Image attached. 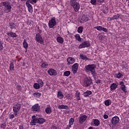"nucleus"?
<instances>
[{
    "instance_id": "nucleus-1",
    "label": "nucleus",
    "mask_w": 129,
    "mask_h": 129,
    "mask_svg": "<svg viewBox=\"0 0 129 129\" xmlns=\"http://www.w3.org/2000/svg\"><path fill=\"white\" fill-rule=\"evenodd\" d=\"M97 68V66L95 64H91L86 66L84 68V70L86 72L90 73L92 77L95 79L97 76V72L96 71V69Z\"/></svg>"
},
{
    "instance_id": "nucleus-2",
    "label": "nucleus",
    "mask_w": 129,
    "mask_h": 129,
    "mask_svg": "<svg viewBox=\"0 0 129 129\" xmlns=\"http://www.w3.org/2000/svg\"><path fill=\"white\" fill-rule=\"evenodd\" d=\"M70 4L71 6L73 8L75 12L76 13L78 12L80 9V4L76 0H71Z\"/></svg>"
},
{
    "instance_id": "nucleus-3",
    "label": "nucleus",
    "mask_w": 129,
    "mask_h": 129,
    "mask_svg": "<svg viewBox=\"0 0 129 129\" xmlns=\"http://www.w3.org/2000/svg\"><path fill=\"white\" fill-rule=\"evenodd\" d=\"M2 6L5 7L4 11L5 13H9L11 12L12 6L11 3L8 2H2Z\"/></svg>"
},
{
    "instance_id": "nucleus-4",
    "label": "nucleus",
    "mask_w": 129,
    "mask_h": 129,
    "mask_svg": "<svg viewBox=\"0 0 129 129\" xmlns=\"http://www.w3.org/2000/svg\"><path fill=\"white\" fill-rule=\"evenodd\" d=\"M57 22L56 21V19L55 17H53L50 20H49L48 23V26L49 28L52 29L56 26Z\"/></svg>"
},
{
    "instance_id": "nucleus-5",
    "label": "nucleus",
    "mask_w": 129,
    "mask_h": 129,
    "mask_svg": "<svg viewBox=\"0 0 129 129\" xmlns=\"http://www.w3.org/2000/svg\"><path fill=\"white\" fill-rule=\"evenodd\" d=\"M22 106V104L20 103H17L13 107V112H14V115L17 116L18 114V112L20 111Z\"/></svg>"
},
{
    "instance_id": "nucleus-6",
    "label": "nucleus",
    "mask_w": 129,
    "mask_h": 129,
    "mask_svg": "<svg viewBox=\"0 0 129 129\" xmlns=\"http://www.w3.org/2000/svg\"><path fill=\"white\" fill-rule=\"evenodd\" d=\"M90 46V43L88 41H85L83 42L82 43H81L79 47V49H83L85 48H88Z\"/></svg>"
},
{
    "instance_id": "nucleus-7",
    "label": "nucleus",
    "mask_w": 129,
    "mask_h": 129,
    "mask_svg": "<svg viewBox=\"0 0 129 129\" xmlns=\"http://www.w3.org/2000/svg\"><path fill=\"white\" fill-rule=\"evenodd\" d=\"M92 83V80L90 78H85L83 82V84L85 87L90 86Z\"/></svg>"
},
{
    "instance_id": "nucleus-8",
    "label": "nucleus",
    "mask_w": 129,
    "mask_h": 129,
    "mask_svg": "<svg viewBox=\"0 0 129 129\" xmlns=\"http://www.w3.org/2000/svg\"><path fill=\"white\" fill-rule=\"evenodd\" d=\"M35 41L41 44L44 43V40L39 33L36 34V36H35Z\"/></svg>"
},
{
    "instance_id": "nucleus-9",
    "label": "nucleus",
    "mask_w": 129,
    "mask_h": 129,
    "mask_svg": "<svg viewBox=\"0 0 129 129\" xmlns=\"http://www.w3.org/2000/svg\"><path fill=\"white\" fill-rule=\"evenodd\" d=\"M119 120L120 119L117 116H113L111 119V123L113 125H116L119 122Z\"/></svg>"
},
{
    "instance_id": "nucleus-10",
    "label": "nucleus",
    "mask_w": 129,
    "mask_h": 129,
    "mask_svg": "<svg viewBox=\"0 0 129 129\" xmlns=\"http://www.w3.org/2000/svg\"><path fill=\"white\" fill-rule=\"evenodd\" d=\"M79 68V64L78 63H74L72 67V72L74 74L77 73Z\"/></svg>"
},
{
    "instance_id": "nucleus-11",
    "label": "nucleus",
    "mask_w": 129,
    "mask_h": 129,
    "mask_svg": "<svg viewBox=\"0 0 129 129\" xmlns=\"http://www.w3.org/2000/svg\"><path fill=\"white\" fill-rule=\"evenodd\" d=\"M67 64L68 65H71L74 64L75 61L76 59L75 58H73L72 57H68L67 59Z\"/></svg>"
},
{
    "instance_id": "nucleus-12",
    "label": "nucleus",
    "mask_w": 129,
    "mask_h": 129,
    "mask_svg": "<svg viewBox=\"0 0 129 129\" xmlns=\"http://www.w3.org/2000/svg\"><path fill=\"white\" fill-rule=\"evenodd\" d=\"M88 118V116L86 115H82L79 116V123L83 124Z\"/></svg>"
},
{
    "instance_id": "nucleus-13",
    "label": "nucleus",
    "mask_w": 129,
    "mask_h": 129,
    "mask_svg": "<svg viewBox=\"0 0 129 129\" xmlns=\"http://www.w3.org/2000/svg\"><path fill=\"white\" fill-rule=\"evenodd\" d=\"M47 73L50 76H55L57 75L56 71L53 69H49L47 71Z\"/></svg>"
},
{
    "instance_id": "nucleus-14",
    "label": "nucleus",
    "mask_w": 129,
    "mask_h": 129,
    "mask_svg": "<svg viewBox=\"0 0 129 129\" xmlns=\"http://www.w3.org/2000/svg\"><path fill=\"white\" fill-rule=\"evenodd\" d=\"M32 111L39 112L40 110V105L39 104L36 103L34 105L32 106Z\"/></svg>"
},
{
    "instance_id": "nucleus-15",
    "label": "nucleus",
    "mask_w": 129,
    "mask_h": 129,
    "mask_svg": "<svg viewBox=\"0 0 129 129\" xmlns=\"http://www.w3.org/2000/svg\"><path fill=\"white\" fill-rule=\"evenodd\" d=\"M37 123H38L37 118H35V115H33L31 118V121H30V125H35Z\"/></svg>"
},
{
    "instance_id": "nucleus-16",
    "label": "nucleus",
    "mask_w": 129,
    "mask_h": 129,
    "mask_svg": "<svg viewBox=\"0 0 129 129\" xmlns=\"http://www.w3.org/2000/svg\"><path fill=\"white\" fill-rule=\"evenodd\" d=\"M26 7H27V9L28 10V12L30 13H33V6L32 5L29 4L28 1H26Z\"/></svg>"
},
{
    "instance_id": "nucleus-17",
    "label": "nucleus",
    "mask_w": 129,
    "mask_h": 129,
    "mask_svg": "<svg viewBox=\"0 0 129 129\" xmlns=\"http://www.w3.org/2000/svg\"><path fill=\"white\" fill-rule=\"evenodd\" d=\"M57 97L59 99H62L64 97V95L61 91H59L57 93Z\"/></svg>"
},
{
    "instance_id": "nucleus-18",
    "label": "nucleus",
    "mask_w": 129,
    "mask_h": 129,
    "mask_svg": "<svg viewBox=\"0 0 129 129\" xmlns=\"http://www.w3.org/2000/svg\"><path fill=\"white\" fill-rule=\"evenodd\" d=\"M57 108L58 109H60V110L67 109H68V106L64 105L63 104H60V105H57Z\"/></svg>"
},
{
    "instance_id": "nucleus-19",
    "label": "nucleus",
    "mask_w": 129,
    "mask_h": 129,
    "mask_svg": "<svg viewBox=\"0 0 129 129\" xmlns=\"http://www.w3.org/2000/svg\"><path fill=\"white\" fill-rule=\"evenodd\" d=\"M123 76V75L119 72L115 73L114 75V78L118 79L121 78Z\"/></svg>"
},
{
    "instance_id": "nucleus-20",
    "label": "nucleus",
    "mask_w": 129,
    "mask_h": 129,
    "mask_svg": "<svg viewBox=\"0 0 129 129\" xmlns=\"http://www.w3.org/2000/svg\"><path fill=\"white\" fill-rule=\"evenodd\" d=\"M92 94V91H86L85 92L83 93V96L85 97H89L90 95H91Z\"/></svg>"
},
{
    "instance_id": "nucleus-21",
    "label": "nucleus",
    "mask_w": 129,
    "mask_h": 129,
    "mask_svg": "<svg viewBox=\"0 0 129 129\" xmlns=\"http://www.w3.org/2000/svg\"><path fill=\"white\" fill-rule=\"evenodd\" d=\"M117 87L116 84L112 83L110 86L111 91L115 90L117 88Z\"/></svg>"
},
{
    "instance_id": "nucleus-22",
    "label": "nucleus",
    "mask_w": 129,
    "mask_h": 129,
    "mask_svg": "<svg viewBox=\"0 0 129 129\" xmlns=\"http://www.w3.org/2000/svg\"><path fill=\"white\" fill-rule=\"evenodd\" d=\"M45 122V119L43 118H37V123L42 124Z\"/></svg>"
},
{
    "instance_id": "nucleus-23",
    "label": "nucleus",
    "mask_w": 129,
    "mask_h": 129,
    "mask_svg": "<svg viewBox=\"0 0 129 129\" xmlns=\"http://www.w3.org/2000/svg\"><path fill=\"white\" fill-rule=\"evenodd\" d=\"M56 41L60 44H62L63 43V38L60 36L57 37L56 38Z\"/></svg>"
},
{
    "instance_id": "nucleus-24",
    "label": "nucleus",
    "mask_w": 129,
    "mask_h": 129,
    "mask_svg": "<svg viewBox=\"0 0 129 129\" xmlns=\"http://www.w3.org/2000/svg\"><path fill=\"white\" fill-rule=\"evenodd\" d=\"M75 38L76 40H77L78 42H81L82 41V38L80 36V35L79 34L75 35Z\"/></svg>"
},
{
    "instance_id": "nucleus-25",
    "label": "nucleus",
    "mask_w": 129,
    "mask_h": 129,
    "mask_svg": "<svg viewBox=\"0 0 129 129\" xmlns=\"http://www.w3.org/2000/svg\"><path fill=\"white\" fill-rule=\"evenodd\" d=\"M80 57L81 59L84 60H88L89 58L87 57V56L84 54H80Z\"/></svg>"
},
{
    "instance_id": "nucleus-26",
    "label": "nucleus",
    "mask_w": 129,
    "mask_h": 129,
    "mask_svg": "<svg viewBox=\"0 0 129 129\" xmlns=\"http://www.w3.org/2000/svg\"><path fill=\"white\" fill-rule=\"evenodd\" d=\"M7 35L9 36L10 37H11L12 38H15L17 37V34L15 33H13L12 32H10L7 34Z\"/></svg>"
},
{
    "instance_id": "nucleus-27",
    "label": "nucleus",
    "mask_w": 129,
    "mask_h": 129,
    "mask_svg": "<svg viewBox=\"0 0 129 129\" xmlns=\"http://www.w3.org/2000/svg\"><path fill=\"white\" fill-rule=\"evenodd\" d=\"M111 101L110 99H107L104 101V104L106 106H109L111 105Z\"/></svg>"
},
{
    "instance_id": "nucleus-28",
    "label": "nucleus",
    "mask_w": 129,
    "mask_h": 129,
    "mask_svg": "<svg viewBox=\"0 0 129 129\" xmlns=\"http://www.w3.org/2000/svg\"><path fill=\"white\" fill-rule=\"evenodd\" d=\"M37 83L40 87H42L44 86V82L41 79H38Z\"/></svg>"
},
{
    "instance_id": "nucleus-29",
    "label": "nucleus",
    "mask_w": 129,
    "mask_h": 129,
    "mask_svg": "<svg viewBox=\"0 0 129 129\" xmlns=\"http://www.w3.org/2000/svg\"><path fill=\"white\" fill-rule=\"evenodd\" d=\"M45 111L46 114H50L52 112V110L50 107H47L45 108Z\"/></svg>"
},
{
    "instance_id": "nucleus-30",
    "label": "nucleus",
    "mask_w": 129,
    "mask_h": 129,
    "mask_svg": "<svg viewBox=\"0 0 129 129\" xmlns=\"http://www.w3.org/2000/svg\"><path fill=\"white\" fill-rule=\"evenodd\" d=\"M23 47H24V48L26 49V50L28 49V44L26 40H24V41H23Z\"/></svg>"
},
{
    "instance_id": "nucleus-31",
    "label": "nucleus",
    "mask_w": 129,
    "mask_h": 129,
    "mask_svg": "<svg viewBox=\"0 0 129 129\" xmlns=\"http://www.w3.org/2000/svg\"><path fill=\"white\" fill-rule=\"evenodd\" d=\"M120 89H121V90L124 92L125 93H127V91L126 90V86L125 85H122L120 86Z\"/></svg>"
},
{
    "instance_id": "nucleus-32",
    "label": "nucleus",
    "mask_w": 129,
    "mask_h": 129,
    "mask_svg": "<svg viewBox=\"0 0 129 129\" xmlns=\"http://www.w3.org/2000/svg\"><path fill=\"white\" fill-rule=\"evenodd\" d=\"M77 32L79 34H81L83 32V28L82 27H79L77 29Z\"/></svg>"
},
{
    "instance_id": "nucleus-33",
    "label": "nucleus",
    "mask_w": 129,
    "mask_h": 129,
    "mask_svg": "<svg viewBox=\"0 0 129 129\" xmlns=\"http://www.w3.org/2000/svg\"><path fill=\"white\" fill-rule=\"evenodd\" d=\"M74 121H75V119L74 118H70L69 124H70V125H73L74 123Z\"/></svg>"
},
{
    "instance_id": "nucleus-34",
    "label": "nucleus",
    "mask_w": 129,
    "mask_h": 129,
    "mask_svg": "<svg viewBox=\"0 0 129 129\" xmlns=\"http://www.w3.org/2000/svg\"><path fill=\"white\" fill-rule=\"evenodd\" d=\"M33 88L36 90H38L41 87L39 86V84H38L37 83H35L34 84H33Z\"/></svg>"
},
{
    "instance_id": "nucleus-35",
    "label": "nucleus",
    "mask_w": 129,
    "mask_h": 129,
    "mask_svg": "<svg viewBox=\"0 0 129 129\" xmlns=\"http://www.w3.org/2000/svg\"><path fill=\"white\" fill-rule=\"evenodd\" d=\"M94 123L95 126H99L100 124V121L97 119H95L94 120Z\"/></svg>"
},
{
    "instance_id": "nucleus-36",
    "label": "nucleus",
    "mask_w": 129,
    "mask_h": 129,
    "mask_svg": "<svg viewBox=\"0 0 129 129\" xmlns=\"http://www.w3.org/2000/svg\"><path fill=\"white\" fill-rule=\"evenodd\" d=\"M48 66V64L47 62H43L42 63V64H41V68L45 69H47Z\"/></svg>"
},
{
    "instance_id": "nucleus-37",
    "label": "nucleus",
    "mask_w": 129,
    "mask_h": 129,
    "mask_svg": "<svg viewBox=\"0 0 129 129\" xmlns=\"http://www.w3.org/2000/svg\"><path fill=\"white\" fill-rule=\"evenodd\" d=\"M94 29H96L98 31H101L102 30V27L101 26H98L94 27Z\"/></svg>"
},
{
    "instance_id": "nucleus-38",
    "label": "nucleus",
    "mask_w": 129,
    "mask_h": 129,
    "mask_svg": "<svg viewBox=\"0 0 129 129\" xmlns=\"http://www.w3.org/2000/svg\"><path fill=\"white\" fill-rule=\"evenodd\" d=\"M14 64L13 62L10 63V66L9 67V70L10 71H14Z\"/></svg>"
},
{
    "instance_id": "nucleus-39",
    "label": "nucleus",
    "mask_w": 129,
    "mask_h": 129,
    "mask_svg": "<svg viewBox=\"0 0 129 129\" xmlns=\"http://www.w3.org/2000/svg\"><path fill=\"white\" fill-rule=\"evenodd\" d=\"M71 74V72L69 71H67L64 72L63 75L66 77H69Z\"/></svg>"
},
{
    "instance_id": "nucleus-40",
    "label": "nucleus",
    "mask_w": 129,
    "mask_h": 129,
    "mask_svg": "<svg viewBox=\"0 0 129 129\" xmlns=\"http://www.w3.org/2000/svg\"><path fill=\"white\" fill-rule=\"evenodd\" d=\"M33 96L36 98H39L41 96V93L39 92L34 93V94H33Z\"/></svg>"
},
{
    "instance_id": "nucleus-41",
    "label": "nucleus",
    "mask_w": 129,
    "mask_h": 129,
    "mask_svg": "<svg viewBox=\"0 0 129 129\" xmlns=\"http://www.w3.org/2000/svg\"><path fill=\"white\" fill-rule=\"evenodd\" d=\"M9 26H10V28L11 29H14L16 27V25L14 23H9Z\"/></svg>"
},
{
    "instance_id": "nucleus-42",
    "label": "nucleus",
    "mask_w": 129,
    "mask_h": 129,
    "mask_svg": "<svg viewBox=\"0 0 129 129\" xmlns=\"http://www.w3.org/2000/svg\"><path fill=\"white\" fill-rule=\"evenodd\" d=\"M75 96L77 97V100H81L80 93L77 92L76 93Z\"/></svg>"
},
{
    "instance_id": "nucleus-43",
    "label": "nucleus",
    "mask_w": 129,
    "mask_h": 129,
    "mask_svg": "<svg viewBox=\"0 0 129 129\" xmlns=\"http://www.w3.org/2000/svg\"><path fill=\"white\" fill-rule=\"evenodd\" d=\"M27 2H29L31 5H34V4H36L37 0H28Z\"/></svg>"
},
{
    "instance_id": "nucleus-44",
    "label": "nucleus",
    "mask_w": 129,
    "mask_h": 129,
    "mask_svg": "<svg viewBox=\"0 0 129 129\" xmlns=\"http://www.w3.org/2000/svg\"><path fill=\"white\" fill-rule=\"evenodd\" d=\"M119 17H120V15L119 14H117V15H114L113 16V20H118L119 19Z\"/></svg>"
},
{
    "instance_id": "nucleus-45",
    "label": "nucleus",
    "mask_w": 129,
    "mask_h": 129,
    "mask_svg": "<svg viewBox=\"0 0 129 129\" xmlns=\"http://www.w3.org/2000/svg\"><path fill=\"white\" fill-rule=\"evenodd\" d=\"M4 49L3 43L0 41V51H2Z\"/></svg>"
},
{
    "instance_id": "nucleus-46",
    "label": "nucleus",
    "mask_w": 129,
    "mask_h": 129,
    "mask_svg": "<svg viewBox=\"0 0 129 129\" xmlns=\"http://www.w3.org/2000/svg\"><path fill=\"white\" fill-rule=\"evenodd\" d=\"M51 129H59V126L57 125H53L51 126Z\"/></svg>"
},
{
    "instance_id": "nucleus-47",
    "label": "nucleus",
    "mask_w": 129,
    "mask_h": 129,
    "mask_svg": "<svg viewBox=\"0 0 129 129\" xmlns=\"http://www.w3.org/2000/svg\"><path fill=\"white\" fill-rule=\"evenodd\" d=\"M90 3L93 6H96V0H91Z\"/></svg>"
},
{
    "instance_id": "nucleus-48",
    "label": "nucleus",
    "mask_w": 129,
    "mask_h": 129,
    "mask_svg": "<svg viewBox=\"0 0 129 129\" xmlns=\"http://www.w3.org/2000/svg\"><path fill=\"white\" fill-rule=\"evenodd\" d=\"M16 89L18 91H21L22 90V86L21 85H17L16 86Z\"/></svg>"
},
{
    "instance_id": "nucleus-49",
    "label": "nucleus",
    "mask_w": 129,
    "mask_h": 129,
    "mask_svg": "<svg viewBox=\"0 0 129 129\" xmlns=\"http://www.w3.org/2000/svg\"><path fill=\"white\" fill-rule=\"evenodd\" d=\"M102 31H103L105 33H107L108 32V30L107 29L104 28V27H102Z\"/></svg>"
},
{
    "instance_id": "nucleus-50",
    "label": "nucleus",
    "mask_w": 129,
    "mask_h": 129,
    "mask_svg": "<svg viewBox=\"0 0 129 129\" xmlns=\"http://www.w3.org/2000/svg\"><path fill=\"white\" fill-rule=\"evenodd\" d=\"M15 118V115L14 114H12L10 115H9V118L11 119H12Z\"/></svg>"
},
{
    "instance_id": "nucleus-51",
    "label": "nucleus",
    "mask_w": 129,
    "mask_h": 129,
    "mask_svg": "<svg viewBox=\"0 0 129 129\" xmlns=\"http://www.w3.org/2000/svg\"><path fill=\"white\" fill-rule=\"evenodd\" d=\"M72 125L69 124L68 125H67L65 129H70Z\"/></svg>"
},
{
    "instance_id": "nucleus-52",
    "label": "nucleus",
    "mask_w": 129,
    "mask_h": 129,
    "mask_svg": "<svg viewBox=\"0 0 129 129\" xmlns=\"http://www.w3.org/2000/svg\"><path fill=\"white\" fill-rule=\"evenodd\" d=\"M103 118H104V119H106L108 118V115L106 114H104L103 115Z\"/></svg>"
},
{
    "instance_id": "nucleus-53",
    "label": "nucleus",
    "mask_w": 129,
    "mask_h": 129,
    "mask_svg": "<svg viewBox=\"0 0 129 129\" xmlns=\"http://www.w3.org/2000/svg\"><path fill=\"white\" fill-rule=\"evenodd\" d=\"M6 125L5 123H3V124H2V125H1L2 128H4L5 127H6Z\"/></svg>"
},
{
    "instance_id": "nucleus-54",
    "label": "nucleus",
    "mask_w": 129,
    "mask_h": 129,
    "mask_svg": "<svg viewBox=\"0 0 129 129\" xmlns=\"http://www.w3.org/2000/svg\"><path fill=\"white\" fill-rule=\"evenodd\" d=\"M119 85H120L121 86H123V85H124V82H121L119 83Z\"/></svg>"
},
{
    "instance_id": "nucleus-55",
    "label": "nucleus",
    "mask_w": 129,
    "mask_h": 129,
    "mask_svg": "<svg viewBox=\"0 0 129 129\" xmlns=\"http://www.w3.org/2000/svg\"><path fill=\"white\" fill-rule=\"evenodd\" d=\"M66 97L69 99L70 98V96L69 94H68L66 96Z\"/></svg>"
},
{
    "instance_id": "nucleus-56",
    "label": "nucleus",
    "mask_w": 129,
    "mask_h": 129,
    "mask_svg": "<svg viewBox=\"0 0 129 129\" xmlns=\"http://www.w3.org/2000/svg\"><path fill=\"white\" fill-rule=\"evenodd\" d=\"M109 19L110 21H112L114 20V19H113V17H111V18H109Z\"/></svg>"
},
{
    "instance_id": "nucleus-57",
    "label": "nucleus",
    "mask_w": 129,
    "mask_h": 129,
    "mask_svg": "<svg viewBox=\"0 0 129 129\" xmlns=\"http://www.w3.org/2000/svg\"><path fill=\"white\" fill-rule=\"evenodd\" d=\"M87 129H95V128L93 126H90Z\"/></svg>"
},
{
    "instance_id": "nucleus-58",
    "label": "nucleus",
    "mask_w": 129,
    "mask_h": 129,
    "mask_svg": "<svg viewBox=\"0 0 129 129\" xmlns=\"http://www.w3.org/2000/svg\"><path fill=\"white\" fill-rule=\"evenodd\" d=\"M98 2L100 3V4H101V3H103L104 0H98Z\"/></svg>"
},
{
    "instance_id": "nucleus-59",
    "label": "nucleus",
    "mask_w": 129,
    "mask_h": 129,
    "mask_svg": "<svg viewBox=\"0 0 129 129\" xmlns=\"http://www.w3.org/2000/svg\"><path fill=\"white\" fill-rule=\"evenodd\" d=\"M101 83V81L100 80H98L97 82H96V83L97 84H100Z\"/></svg>"
},
{
    "instance_id": "nucleus-60",
    "label": "nucleus",
    "mask_w": 129,
    "mask_h": 129,
    "mask_svg": "<svg viewBox=\"0 0 129 129\" xmlns=\"http://www.w3.org/2000/svg\"><path fill=\"white\" fill-rule=\"evenodd\" d=\"M46 27H47V26H46V24H44V28H46Z\"/></svg>"
},
{
    "instance_id": "nucleus-61",
    "label": "nucleus",
    "mask_w": 129,
    "mask_h": 129,
    "mask_svg": "<svg viewBox=\"0 0 129 129\" xmlns=\"http://www.w3.org/2000/svg\"><path fill=\"white\" fill-rule=\"evenodd\" d=\"M26 1H27V0H21V1H22V2H25Z\"/></svg>"
},
{
    "instance_id": "nucleus-62",
    "label": "nucleus",
    "mask_w": 129,
    "mask_h": 129,
    "mask_svg": "<svg viewBox=\"0 0 129 129\" xmlns=\"http://www.w3.org/2000/svg\"><path fill=\"white\" fill-rule=\"evenodd\" d=\"M2 7L1 4H0V7Z\"/></svg>"
},
{
    "instance_id": "nucleus-63",
    "label": "nucleus",
    "mask_w": 129,
    "mask_h": 129,
    "mask_svg": "<svg viewBox=\"0 0 129 129\" xmlns=\"http://www.w3.org/2000/svg\"><path fill=\"white\" fill-rule=\"evenodd\" d=\"M128 7H129V4L128 5Z\"/></svg>"
},
{
    "instance_id": "nucleus-64",
    "label": "nucleus",
    "mask_w": 129,
    "mask_h": 129,
    "mask_svg": "<svg viewBox=\"0 0 129 129\" xmlns=\"http://www.w3.org/2000/svg\"><path fill=\"white\" fill-rule=\"evenodd\" d=\"M128 100H129V98H128Z\"/></svg>"
}]
</instances>
